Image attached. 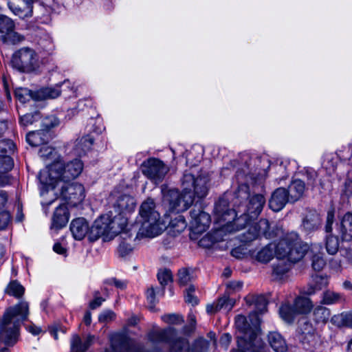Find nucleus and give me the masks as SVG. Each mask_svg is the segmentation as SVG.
I'll list each match as a JSON object with an SVG mask.
<instances>
[{"instance_id":"4d7b16f0","label":"nucleus","mask_w":352,"mask_h":352,"mask_svg":"<svg viewBox=\"0 0 352 352\" xmlns=\"http://www.w3.org/2000/svg\"><path fill=\"white\" fill-rule=\"evenodd\" d=\"M11 219V214L6 209L0 211V230L6 229Z\"/></svg>"},{"instance_id":"a878e982","label":"nucleus","mask_w":352,"mask_h":352,"mask_svg":"<svg viewBox=\"0 0 352 352\" xmlns=\"http://www.w3.org/2000/svg\"><path fill=\"white\" fill-rule=\"evenodd\" d=\"M275 254V245L270 243L258 250L251 252V256L260 263H267L270 262Z\"/></svg>"},{"instance_id":"c9c22d12","label":"nucleus","mask_w":352,"mask_h":352,"mask_svg":"<svg viewBox=\"0 0 352 352\" xmlns=\"http://www.w3.org/2000/svg\"><path fill=\"white\" fill-rule=\"evenodd\" d=\"M47 132L45 131H32L26 136L27 142L32 146H38L47 142Z\"/></svg>"},{"instance_id":"f03ea898","label":"nucleus","mask_w":352,"mask_h":352,"mask_svg":"<svg viewBox=\"0 0 352 352\" xmlns=\"http://www.w3.org/2000/svg\"><path fill=\"white\" fill-rule=\"evenodd\" d=\"M82 170L83 163L78 159L67 164L58 160L46 166L38 175L41 195H44L50 189L55 190L57 184H64L74 180L80 175Z\"/></svg>"},{"instance_id":"0e129e2a","label":"nucleus","mask_w":352,"mask_h":352,"mask_svg":"<svg viewBox=\"0 0 352 352\" xmlns=\"http://www.w3.org/2000/svg\"><path fill=\"white\" fill-rule=\"evenodd\" d=\"M0 148L5 153H13L15 149V145L11 140L0 141Z\"/></svg>"},{"instance_id":"7ed1b4c3","label":"nucleus","mask_w":352,"mask_h":352,"mask_svg":"<svg viewBox=\"0 0 352 352\" xmlns=\"http://www.w3.org/2000/svg\"><path fill=\"white\" fill-rule=\"evenodd\" d=\"M28 316L29 304L26 301L6 309L0 320V343L13 346L18 341L20 326Z\"/></svg>"},{"instance_id":"39448f33","label":"nucleus","mask_w":352,"mask_h":352,"mask_svg":"<svg viewBox=\"0 0 352 352\" xmlns=\"http://www.w3.org/2000/svg\"><path fill=\"white\" fill-rule=\"evenodd\" d=\"M236 212L228 208L227 202L220 200L216 204L214 208V223L216 225L217 234L221 235V232H234L244 228L248 225L252 219L243 212L239 217Z\"/></svg>"},{"instance_id":"864d4df0","label":"nucleus","mask_w":352,"mask_h":352,"mask_svg":"<svg viewBox=\"0 0 352 352\" xmlns=\"http://www.w3.org/2000/svg\"><path fill=\"white\" fill-rule=\"evenodd\" d=\"M162 320L170 324H181L184 322V318L179 314H170L162 316Z\"/></svg>"},{"instance_id":"9d476101","label":"nucleus","mask_w":352,"mask_h":352,"mask_svg":"<svg viewBox=\"0 0 352 352\" xmlns=\"http://www.w3.org/2000/svg\"><path fill=\"white\" fill-rule=\"evenodd\" d=\"M108 226L109 229L110 238L120 234L123 239L131 238L132 232H135L138 229L137 225H129L126 216L118 214L113 217L109 214Z\"/></svg>"},{"instance_id":"09e8293b","label":"nucleus","mask_w":352,"mask_h":352,"mask_svg":"<svg viewBox=\"0 0 352 352\" xmlns=\"http://www.w3.org/2000/svg\"><path fill=\"white\" fill-rule=\"evenodd\" d=\"M35 95L36 92H32L28 89H18L15 91L16 97L22 103L28 102L30 98L34 100Z\"/></svg>"},{"instance_id":"423d86ee","label":"nucleus","mask_w":352,"mask_h":352,"mask_svg":"<svg viewBox=\"0 0 352 352\" xmlns=\"http://www.w3.org/2000/svg\"><path fill=\"white\" fill-rule=\"evenodd\" d=\"M141 226L136 238L158 236L165 229V223L160 220V214L155 210V204L151 199L144 201L140 209Z\"/></svg>"},{"instance_id":"774afa93","label":"nucleus","mask_w":352,"mask_h":352,"mask_svg":"<svg viewBox=\"0 0 352 352\" xmlns=\"http://www.w3.org/2000/svg\"><path fill=\"white\" fill-rule=\"evenodd\" d=\"M342 323L346 326L352 328V311L349 312L342 313L340 315Z\"/></svg>"},{"instance_id":"6e6552de","label":"nucleus","mask_w":352,"mask_h":352,"mask_svg":"<svg viewBox=\"0 0 352 352\" xmlns=\"http://www.w3.org/2000/svg\"><path fill=\"white\" fill-rule=\"evenodd\" d=\"M56 195H59L70 206H75L81 203L85 197L84 186L78 183L57 184Z\"/></svg>"},{"instance_id":"5fc2aeb1","label":"nucleus","mask_w":352,"mask_h":352,"mask_svg":"<svg viewBox=\"0 0 352 352\" xmlns=\"http://www.w3.org/2000/svg\"><path fill=\"white\" fill-rule=\"evenodd\" d=\"M38 118L39 114L38 112H34L33 113H26L21 117L20 122L23 126H27L30 124H32L34 122L38 120Z\"/></svg>"},{"instance_id":"6e6d98bb","label":"nucleus","mask_w":352,"mask_h":352,"mask_svg":"<svg viewBox=\"0 0 352 352\" xmlns=\"http://www.w3.org/2000/svg\"><path fill=\"white\" fill-rule=\"evenodd\" d=\"M305 175L308 188L310 187L313 189L317 184V173L313 169H308L306 170Z\"/></svg>"},{"instance_id":"ea45409f","label":"nucleus","mask_w":352,"mask_h":352,"mask_svg":"<svg viewBox=\"0 0 352 352\" xmlns=\"http://www.w3.org/2000/svg\"><path fill=\"white\" fill-rule=\"evenodd\" d=\"M296 314L294 306L292 307L289 302L283 303L279 308V315L286 322H292Z\"/></svg>"},{"instance_id":"2eb2a0df","label":"nucleus","mask_w":352,"mask_h":352,"mask_svg":"<svg viewBox=\"0 0 352 352\" xmlns=\"http://www.w3.org/2000/svg\"><path fill=\"white\" fill-rule=\"evenodd\" d=\"M269 230V221L265 219H262L254 226L249 228L248 231L244 234L243 238L241 239V241L244 243H247L254 240L261 235L264 236L265 238H271L272 234Z\"/></svg>"},{"instance_id":"de8ad7c7","label":"nucleus","mask_w":352,"mask_h":352,"mask_svg":"<svg viewBox=\"0 0 352 352\" xmlns=\"http://www.w3.org/2000/svg\"><path fill=\"white\" fill-rule=\"evenodd\" d=\"M188 319L189 324L185 326L182 331H177L178 336L190 337V334L194 331L196 326L195 316L192 313H190Z\"/></svg>"},{"instance_id":"13d9d810","label":"nucleus","mask_w":352,"mask_h":352,"mask_svg":"<svg viewBox=\"0 0 352 352\" xmlns=\"http://www.w3.org/2000/svg\"><path fill=\"white\" fill-rule=\"evenodd\" d=\"M128 239H130L131 238L127 237L126 239H124V241H122L118 246V253L122 257L126 256L130 254L133 249V246L129 243L126 241Z\"/></svg>"},{"instance_id":"bf43d9fd","label":"nucleus","mask_w":352,"mask_h":352,"mask_svg":"<svg viewBox=\"0 0 352 352\" xmlns=\"http://www.w3.org/2000/svg\"><path fill=\"white\" fill-rule=\"evenodd\" d=\"M157 278L162 286L166 285L172 280V274L170 271L168 270L160 271L157 274Z\"/></svg>"},{"instance_id":"412c9836","label":"nucleus","mask_w":352,"mask_h":352,"mask_svg":"<svg viewBox=\"0 0 352 352\" xmlns=\"http://www.w3.org/2000/svg\"><path fill=\"white\" fill-rule=\"evenodd\" d=\"M116 212L118 214L126 215L134 210L135 208V201L133 197L128 195H122L118 197L113 204Z\"/></svg>"},{"instance_id":"e2e57ef3","label":"nucleus","mask_w":352,"mask_h":352,"mask_svg":"<svg viewBox=\"0 0 352 352\" xmlns=\"http://www.w3.org/2000/svg\"><path fill=\"white\" fill-rule=\"evenodd\" d=\"M195 289L193 286H190L186 289L185 294V300L187 303L191 304L192 305H196L198 303V300L196 296L193 295Z\"/></svg>"},{"instance_id":"aec40b11","label":"nucleus","mask_w":352,"mask_h":352,"mask_svg":"<svg viewBox=\"0 0 352 352\" xmlns=\"http://www.w3.org/2000/svg\"><path fill=\"white\" fill-rule=\"evenodd\" d=\"M337 230L342 241H352V212H348L340 218Z\"/></svg>"},{"instance_id":"6ab92c4d","label":"nucleus","mask_w":352,"mask_h":352,"mask_svg":"<svg viewBox=\"0 0 352 352\" xmlns=\"http://www.w3.org/2000/svg\"><path fill=\"white\" fill-rule=\"evenodd\" d=\"M109 214L102 215L95 220L94 224L90 228L89 238L91 241H95L102 236H106L110 238L109 229L108 226Z\"/></svg>"},{"instance_id":"393cba45","label":"nucleus","mask_w":352,"mask_h":352,"mask_svg":"<svg viewBox=\"0 0 352 352\" xmlns=\"http://www.w3.org/2000/svg\"><path fill=\"white\" fill-rule=\"evenodd\" d=\"M322 219L320 214L315 210L308 211L303 218L302 227L307 232L318 230L321 225Z\"/></svg>"},{"instance_id":"dca6fc26","label":"nucleus","mask_w":352,"mask_h":352,"mask_svg":"<svg viewBox=\"0 0 352 352\" xmlns=\"http://www.w3.org/2000/svg\"><path fill=\"white\" fill-rule=\"evenodd\" d=\"M11 12L21 19L32 16L33 0H7Z\"/></svg>"},{"instance_id":"0eeeda50","label":"nucleus","mask_w":352,"mask_h":352,"mask_svg":"<svg viewBox=\"0 0 352 352\" xmlns=\"http://www.w3.org/2000/svg\"><path fill=\"white\" fill-rule=\"evenodd\" d=\"M275 245L277 259L297 262L302 259L309 249L307 243H302L296 232L285 234Z\"/></svg>"},{"instance_id":"f3484780","label":"nucleus","mask_w":352,"mask_h":352,"mask_svg":"<svg viewBox=\"0 0 352 352\" xmlns=\"http://www.w3.org/2000/svg\"><path fill=\"white\" fill-rule=\"evenodd\" d=\"M288 202H290V197L287 189L280 187L272 193L269 207L274 212H279Z\"/></svg>"},{"instance_id":"a18cd8bd","label":"nucleus","mask_w":352,"mask_h":352,"mask_svg":"<svg viewBox=\"0 0 352 352\" xmlns=\"http://www.w3.org/2000/svg\"><path fill=\"white\" fill-rule=\"evenodd\" d=\"M14 27L12 19L6 15L0 14V33L2 36H6L10 31L14 30Z\"/></svg>"},{"instance_id":"5701e85b","label":"nucleus","mask_w":352,"mask_h":352,"mask_svg":"<svg viewBox=\"0 0 352 352\" xmlns=\"http://www.w3.org/2000/svg\"><path fill=\"white\" fill-rule=\"evenodd\" d=\"M294 262L277 259L272 265V276L277 280H285L288 278L289 273Z\"/></svg>"},{"instance_id":"ddd939ff","label":"nucleus","mask_w":352,"mask_h":352,"mask_svg":"<svg viewBox=\"0 0 352 352\" xmlns=\"http://www.w3.org/2000/svg\"><path fill=\"white\" fill-rule=\"evenodd\" d=\"M335 211L333 209L328 210L327 214V221L325 225V232L328 234L325 238V248L327 252L334 255L339 249V240L338 237L332 234V225L334 221Z\"/></svg>"},{"instance_id":"58836bf2","label":"nucleus","mask_w":352,"mask_h":352,"mask_svg":"<svg viewBox=\"0 0 352 352\" xmlns=\"http://www.w3.org/2000/svg\"><path fill=\"white\" fill-rule=\"evenodd\" d=\"M294 307L296 314H307L313 307V304L309 298L302 296L297 297L294 300Z\"/></svg>"},{"instance_id":"a211bd4d","label":"nucleus","mask_w":352,"mask_h":352,"mask_svg":"<svg viewBox=\"0 0 352 352\" xmlns=\"http://www.w3.org/2000/svg\"><path fill=\"white\" fill-rule=\"evenodd\" d=\"M265 204V199L261 194L252 195L249 197L245 205V212L249 216V219H254L258 217Z\"/></svg>"},{"instance_id":"e433bc0d","label":"nucleus","mask_w":352,"mask_h":352,"mask_svg":"<svg viewBox=\"0 0 352 352\" xmlns=\"http://www.w3.org/2000/svg\"><path fill=\"white\" fill-rule=\"evenodd\" d=\"M187 226V223L182 215H177L172 219L168 224L169 232L175 235L183 232Z\"/></svg>"},{"instance_id":"f8f14e48","label":"nucleus","mask_w":352,"mask_h":352,"mask_svg":"<svg viewBox=\"0 0 352 352\" xmlns=\"http://www.w3.org/2000/svg\"><path fill=\"white\" fill-rule=\"evenodd\" d=\"M141 168L143 175L155 184L161 182L169 170L162 160L155 157L144 161Z\"/></svg>"},{"instance_id":"3c124183","label":"nucleus","mask_w":352,"mask_h":352,"mask_svg":"<svg viewBox=\"0 0 352 352\" xmlns=\"http://www.w3.org/2000/svg\"><path fill=\"white\" fill-rule=\"evenodd\" d=\"M2 38L4 42L12 45L19 43L24 40L23 36L14 32V30L10 31L6 36H2Z\"/></svg>"},{"instance_id":"79ce46f5","label":"nucleus","mask_w":352,"mask_h":352,"mask_svg":"<svg viewBox=\"0 0 352 352\" xmlns=\"http://www.w3.org/2000/svg\"><path fill=\"white\" fill-rule=\"evenodd\" d=\"M344 300L343 296L338 292L327 290L322 294L321 303L324 305H333Z\"/></svg>"},{"instance_id":"c85d7f7f","label":"nucleus","mask_w":352,"mask_h":352,"mask_svg":"<svg viewBox=\"0 0 352 352\" xmlns=\"http://www.w3.org/2000/svg\"><path fill=\"white\" fill-rule=\"evenodd\" d=\"M234 305V301L228 296L224 295L219 298L216 302L208 304L206 306V311L208 314H212L221 309L230 311Z\"/></svg>"},{"instance_id":"7c9ffc66","label":"nucleus","mask_w":352,"mask_h":352,"mask_svg":"<svg viewBox=\"0 0 352 352\" xmlns=\"http://www.w3.org/2000/svg\"><path fill=\"white\" fill-rule=\"evenodd\" d=\"M94 337L89 335L84 341L78 335H74L71 339L72 352H85L93 343Z\"/></svg>"},{"instance_id":"4c0bfd02","label":"nucleus","mask_w":352,"mask_h":352,"mask_svg":"<svg viewBox=\"0 0 352 352\" xmlns=\"http://www.w3.org/2000/svg\"><path fill=\"white\" fill-rule=\"evenodd\" d=\"M246 301L249 304H254L255 306L256 311L253 314H256L258 316V314L263 313L267 309V302L265 297L263 295L259 296H252L248 297L246 298Z\"/></svg>"},{"instance_id":"473e14b6","label":"nucleus","mask_w":352,"mask_h":352,"mask_svg":"<svg viewBox=\"0 0 352 352\" xmlns=\"http://www.w3.org/2000/svg\"><path fill=\"white\" fill-rule=\"evenodd\" d=\"M94 138L90 135L81 137L76 140L74 151L76 155H82L89 151L93 145Z\"/></svg>"},{"instance_id":"1a4fd4ad","label":"nucleus","mask_w":352,"mask_h":352,"mask_svg":"<svg viewBox=\"0 0 352 352\" xmlns=\"http://www.w3.org/2000/svg\"><path fill=\"white\" fill-rule=\"evenodd\" d=\"M38 58L34 50L23 47L12 55L11 63L19 71L29 72L33 71L37 64Z\"/></svg>"},{"instance_id":"cd10ccee","label":"nucleus","mask_w":352,"mask_h":352,"mask_svg":"<svg viewBox=\"0 0 352 352\" xmlns=\"http://www.w3.org/2000/svg\"><path fill=\"white\" fill-rule=\"evenodd\" d=\"M270 346L275 352H287L288 349L285 340L278 331H271L267 335Z\"/></svg>"},{"instance_id":"37998d69","label":"nucleus","mask_w":352,"mask_h":352,"mask_svg":"<svg viewBox=\"0 0 352 352\" xmlns=\"http://www.w3.org/2000/svg\"><path fill=\"white\" fill-rule=\"evenodd\" d=\"M38 45L43 51L48 54L52 52L55 48L53 38L51 35L47 33L43 34L40 37Z\"/></svg>"},{"instance_id":"f257e3e1","label":"nucleus","mask_w":352,"mask_h":352,"mask_svg":"<svg viewBox=\"0 0 352 352\" xmlns=\"http://www.w3.org/2000/svg\"><path fill=\"white\" fill-rule=\"evenodd\" d=\"M208 178L199 176L195 178L191 173H185L182 179V192L176 189L166 190L162 188L163 201L168 206L170 211L181 212L186 210L193 203L192 192L198 198H203L208 193Z\"/></svg>"},{"instance_id":"f704fd0d","label":"nucleus","mask_w":352,"mask_h":352,"mask_svg":"<svg viewBox=\"0 0 352 352\" xmlns=\"http://www.w3.org/2000/svg\"><path fill=\"white\" fill-rule=\"evenodd\" d=\"M302 334L303 335L302 342L304 344L314 347L318 343V336L309 322L305 323V327L302 329Z\"/></svg>"},{"instance_id":"9b49d317","label":"nucleus","mask_w":352,"mask_h":352,"mask_svg":"<svg viewBox=\"0 0 352 352\" xmlns=\"http://www.w3.org/2000/svg\"><path fill=\"white\" fill-rule=\"evenodd\" d=\"M260 323L261 320L256 318L252 329H250L245 336H239V344H241V342L243 340L244 342L243 347L251 352L267 351L266 344L260 338Z\"/></svg>"},{"instance_id":"603ef678","label":"nucleus","mask_w":352,"mask_h":352,"mask_svg":"<svg viewBox=\"0 0 352 352\" xmlns=\"http://www.w3.org/2000/svg\"><path fill=\"white\" fill-rule=\"evenodd\" d=\"M336 155L341 160H349L352 157V144L342 146L336 152Z\"/></svg>"},{"instance_id":"72a5a7b5","label":"nucleus","mask_w":352,"mask_h":352,"mask_svg":"<svg viewBox=\"0 0 352 352\" xmlns=\"http://www.w3.org/2000/svg\"><path fill=\"white\" fill-rule=\"evenodd\" d=\"M59 87L60 85H57L54 87H45L39 89L36 92V95L34 96V100H43L57 98L61 92Z\"/></svg>"},{"instance_id":"20e7f679","label":"nucleus","mask_w":352,"mask_h":352,"mask_svg":"<svg viewBox=\"0 0 352 352\" xmlns=\"http://www.w3.org/2000/svg\"><path fill=\"white\" fill-rule=\"evenodd\" d=\"M148 338L152 342H168L170 352H208L209 342L203 338L195 340L190 346L189 337L178 336L177 330L173 327L156 329L151 331Z\"/></svg>"},{"instance_id":"8fccbe9b","label":"nucleus","mask_w":352,"mask_h":352,"mask_svg":"<svg viewBox=\"0 0 352 352\" xmlns=\"http://www.w3.org/2000/svg\"><path fill=\"white\" fill-rule=\"evenodd\" d=\"M316 288L311 287L307 292L308 295L314 294L316 289H321L329 285V280L327 276H316L315 277Z\"/></svg>"},{"instance_id":"052dcab7","label":"nucleus","mask_w":352,"mask_h":352,"mask_svg":"<svg viewBox=\"0 0 352 352\" xmlns=\"http://www.w3.org/2000/svg\"><path fill=\"white\" fill-rule=\"evenodd\" d=\"M251 252H252L251 250H248L245 245H241L234 248L232 250L231 254L235 258H242L248 253L251 254Z\"/></svg>"},{"instance_id":"69168bd1","label":"nucleus","mask_w":352,"mask_h":352,"mask_svg":"<svg viewBox=\"0 0 352 352\" xmlns=\"http://www.w3.org/2000/svg\"><path fill=\"white\" fill-rule=\"evenodd\" d=\"M146 299L148 303V308L151 310H154L155 304V292L153 287L148 289L146 292Z\"/></svg>"},{"instance_id":"4be33fe9","label":"nucleus","mask_w":352,"mask_h":352,"mask_svg":"<svg viewBox=\"0 0 352 352\" xmlns=\"http://www.w3.org/2000/svg\"><path fill=\"white\" fill-rule=\"evenodd\" d=\"M70 231L74 238L82 240L90 232L88 222L85 218L79 217L74 219L70 223Z\"/></svg>"},{"instance_id":"c756f323","label":"nucleus","mask_w":352,"mask_h":352,"mask_svg":"<svg viewBox=\"0 0 352 352\" xmlns=\"http://www.w3.org/2000/svg\"><path fill=\"white\" fill-rule=\"evenodd\" d=\"M290 202L294 203L298 201L304 195L305 184L301 179L293 180L288 187Z\"/></svg>"},{"instance_id":"a19ab883","label":"nucleus","mask_w":352,"mask_h":352,"mask_svg":"<svg viewBox=\"0 0 352 352\" xmlns=\"http://www.w3.org/2000/svg\"><path fill=\"white\" fill-rule=\"evenodd\" d=\"M338 160L336 153H326L323 156L322 166L329 174H331L336 168Z\"/></svg>"},{"instance_id":"49530a36","label":"nucleus","mask_w":352,"mask_h":352,"mask_svg":"<svg viewBox=\"0 0 352 352\" xmlns=\"http://www.w3.org/2000/svg\"><path fill=\"white\" fill-rule=\"evenodd\" d=\"M314 320L317 322H326L330 317V310L324 307L318 306L314 311Z\"/></svg>"},{"instance_id":"338daca9","label":"nucleus","mask_w":352,"mask_h":352,"mask_svg":"<svg viewBox=\"0 0 352 352\" xmlns=\"http://www.w3.org/2000/svg\"><path fill=\"white\" fill-rule=\"evenodd\" d=\"M243 283L240 280H232L227 283V289L230 292H236L241 290Z\"/></svg>"},{"instance_id":"4468645a","label":"nucleus","mask_w":352,"mask_h":352,"mask_svg":"<svg viewBox=\"0 0 352 352\" xmlns=\"http://www.w3.org/2000/svg\"><path fill=\"white\" fill-rule=\"evenodd\" d=\"M190 227L195 232L202 233L209 228L211 221L210 217L199 208L190 210Z\"/></svg>"},{"instance_id":"c03bdc74","label":"nucleus","mask_w":352,"mask_h":352,"mask_svg":"<svg viewBox=\"0 0 352 352\" xmlns=\"http://www.w3.org/2000/svg\"><path fill=\"white\" fill-rule=\"evenodd\" d=\"M6 292L10 296H12L16 298L23 296L25 292L24 287L18 281H11L6 287Z\"/></svg>"},{"instance_id":"680f3d73","label":"nucleus","mask_w":352,"mask_h":352,"mask_svg":"<svg viewBox=\"0 0 352 352\" xmlns=\"http://www.w3.org/2000/svg\"><path fill=\"white\" fill-rule=\"evenodd\" d=\"M179 282L181 285H185L192 279L189 270L186 269L180 270L178 272Z\"/></svg>"},{"instance_id":"b1692460","label":"nucleus","mask_w":352,"mask_h":352,"mask_svg":"<svg viewBox=\"0 0 352 352\" xmlns=\"http://www.w3.org/2000/svg\"><path fill=\"white\" fill-rule=\"evenodd\" d=\"M320 246L316 244L309 246V249L305 252L311 259V266L316 271H320L324 267L326 263L320 252Z\"/></svg>"},{"instance_id":"bb28decb","label":"nucleus","mask_w":352,"mask_h":352,"mask_svg":"<svg viewBox=\"0 0 352 352\" xmlns=\"http://www.w3.org/2000/svg\"><path fill=\"white\" fill-rule=\"evenodd\" d=\"M69 220V213L66 206L60 205L56 208L53 217L52 228L60 229L65 226Z\"/></svg>"},{"instance_id":"2f4dec72","label":"nucleus","mask_w":352,"mask_h":352,"mask_svg":"<svg viewBox=\"0 0 352 352\" xmlns=\"http://www.w3.org/2000/svg\"><path fill=\"white\" fill-rule=\"evenodd\" d=\"M256 318L260 320L259 317L256 314H250L249 322L244 316L239 315L236 317L235 324L239 331L243 333V335L242 336H245V334L250 332V329H252L253 323L255 322Z\"/></svg>"}]
</instances>
